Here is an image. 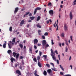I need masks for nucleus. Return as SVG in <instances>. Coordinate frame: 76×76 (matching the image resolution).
Listing matches in <instances>:
<instances>
[{
    "label": "nucleus",
    "mask_w": 76,
    "mask_h": 76,
    "mask_svg": "<svg viewBox=\"0 0 76 76\" xmlns=\"http://www.w3.org/2000/svg\"><path fill=\"white\" fill-rule=\"evenodd\" d=\"M41 8L39 7H37L34 10V15H35L36 14V13H37V10H41Z\"/></svg>",
    "instance_id": "f257e3e1"
},
{
    "label": "nucleus",
    "mask_w": 76,
    "mask_h": 76,
    "mask_svg": "<svg viewBox=\"0 0 76 76\" xmlns=\"http://www.w3.org/2000/svg\"><path fill=\"white\" fill-rule=\"evenodd\" d=\"M47 44V42H46V41L45 40H44L42 41V45L43 46L42 47V48H44L45 44Z\"/></svg>",
    "instance_id": "f03ea898"
},
{
    "label": "nucleus",
    "mask_w": 76,
    "mask_h": 76,
    "mask_svg": "<svg viewBox=\"0 0 76 76\" xmlns=\"http://www.w3.org/2000/svg\"><path fill=\"white\" fill-rule=\"evenodd\" d=\"M58 20H57V23L56 24V21L55 23L53 25L54 27H55V28H56V26H57V28L56 29V30L57 31L58 30V26H57V23H58Z\"/></svg>",
    "instance_id": "7ed1b4c3"
},
{
    "label": "nucleus",
    "mask_w": 76,
    "mask_h": 76,
    "mask_svg": "<svg viewBox=\"0 0 76 76\" xmlns=\"http://www.w3.org/2000/svg\"><path fill=\"white\" fill-rule=\"evenodd\" d=\"M49 13L51 16H53L54 15V11L53 10H50L49 11Z\"/></svg>",
    "instance_id": "20e7f679"
},
{
    "label": "nucleus",
    "mask_w": 76,
    "mask_h": 76,
    "mask_svg": "<svg viewBox=\"0 0 76 76\" xmlns=\"http://www.w3.org/2000/svg\"><path fill=\"white\" fill-rule=\"evenodd\" d=\"M51 56H52L53 60H55V61H56V56H55V55L53 54H51Z\"/></svg>",
    "instance_id": "39448f33"
},
{
    "label": "nucleus",
    "mask_w": 76,
    "mask_h": 76,
    "mask_svg": "<svg viewBox=\"0 0 76 76\" xmlns=\"http://www.w3.org/2000/svg\"><path fill=\"white\" fill-rule=\"evenodd\" d=\"M69 18L71 20L73 19V15H72V13L71 12L69 13Z\"/></svg>",
    "instance_id": "423d86ee"
},
{
    "label": "nucleus",
    "mask_w": 76,
    "mask_h": 76,
    "mask_svg": "<svg viewBox=\"0 0 76 76\" xmlns=\"http://www.w3.org/2000/svg\"><path fill=\"white\" fill-rule=\"evenodd\" d=\"M16 73L19 75H21V73H20V71L19 70H17L16 71Z\"/></svg>",
    "instance_id": "0eeeda50"
},
{
    "label": "nucleus",
    "mask_w": 76,
    "mask_h": 76,
    "mask_svg": "<svg viewBox=\"0 0 76 76\" xmlns=\"http://www.w3.org/2000/svg\"><path fill=\"white\" fill-rule=\"evenodd\" d=\"M38 42V40L37 39H35L34 40V44H37Z\"/></svg>",
    "instance_id": "6e6552de"
},
{
    "label": "nucleus",
    "mask_w": 76,
    "mask_h": 76,
    "mask_svg": "<svg viewBox=\"0 0 76 76\" xmlns=\"http://www.w3.org/2000/svg\"><path fill=\"white\" fill-rule=\"evenodd\" d=\"M18 10H19V8H18V7H16L15 9V11H14V13H17V12H18Z\"/></svg>",
    "instance_id": "1a4fd4ad"
},
{
    "label": "nucleus",
    "mask_w": 76,
    "mask_h": 76,
    "mask_svg": "<svg viewBox=\"0 0 76 76\" xmlns=\"http://www.w3.org/2000/svg\"><path fill=\"white\" fill-rule=\"evenodd\" d=\"M25 23V21L24 20H22L20 23V26H22V25H23Z\"/></svg>",
    "instance_id": "9d476101"
},
{
    "label": "nucleus",
    "mask_w": 76,
    "mask_h": 76,
    "mask_svg": "<svg viewBox=\"0 0 76 76\" xmlns=\"http://www.w3.org/2000/svg\"><path fill=\"white\" fill-rule=\"evenodd\" d=\"M4 42H5V43H4L3 45V48H6V42H6V41H5Z\"/></svg>",
    "instance_id": "9b49d317"
},
{
    "label": "nucleus",
    "mask_w": 76,
    "mask_h": 76,
    "mask_svg": "<svg viewBox=\"0 0 76 76\" xmlns=\"http://www.w3.org/2000/svg\"><path fill=\"white\" fill-rule=\"evenodd\" d=\"M38 65L39 67H42L41 63H40L39 61H38Z\"/></svg>",
    "instance_id": "f8f14e48"
},
{
    "label": "nucleus",
    "mask_w": 76,
    "mask_h": 76,
    "mask_svg": "<svg viewBox=\"0 0 76 76\" xmlns=\"http://www.w3.org/2000/svg\"><path fill=\"white\" fill-rule=\"evenodd\" d=\"M29 53L32 54V48H29Z\"/></svg>",
    "instance_id": "ddd939ff"
},
{
    "label": "nucleus",
    "mask_w": 76,
    "mask_h": 76,
    "mask_svg": "<svg viewBox=\"0 0 76 76\" xmlns=\"http://www.w3.org/2000/svg\"><path fill=\"white\" fill-rule=\"evenodd\" d=\"M11 61L12 63H13V61H15V58H11Z\"/></svg>",
    "instance_id": "4468645a"
},
{
    "label": "nucleus",
    "mask_w": 76,
    "mask_h": 76,
    "mask_svg": "<svg viewBox=\"0 0 76 76\" xmlns=\"http://www.w3.org/2000/svg\"><path fill=\"white\" fill-rule=\"evenodd\" d=\"M39 25V23H38L36 25V26L37 28H41V26Z\"/></svg>",
    "instance_id": "2eb2a0df"
},
{
    "label": "nucleus",
    "mask_w": 76,
    "mask_h": 76,
    "mask_svg": "<svg viewBox=\"0 0 76 76\" xmlns=\"http://www.w3.org/2000/svg\"><path fill=\"white\" fill-rule=\"evenodd\" d=\"M30 19H31V20H34V19H35V17H30L29 18Z\"/></svg>",
    "instance_id": "dca6fc26"
},
{
    "label": "nucleus",
    "mask_w": 76,
    "mask_h": 76,
    "mask_svg": "<svg viewBox=\"0 0 76 76\" xmlns=\"http://www.w3.org/2000/svg\"><path fill=\"white\" fill-rule=\"evenodd\" d=\"M64 29L65 31H67V28L66 25L64 26Z\"/></svg>",
    "instance_id": "f3484780"
},
{
    "label": "nucleus",
    "mask_w": 76,
    "mask_h": 76,
    "mask_svg": "<svg viewBox=\"0 0 76 76\" xmlns=\"http://www.w3.org/2000/svg\"><path fill=\"white\" fill-rule=\"evenodd\" d=\"M12 53V52L11 50H8L7 51V53H8V54H10V53Z\"/></svg>",
    "instance_id": "a211bd4d"
},
{
    "label": "nucleus",
    "mask_w": 76,
    "mask_h": 76,
    "mask_svg": "<svg viewBox=\"0 0 76 76\" xmlns=\"http://www.w3.org/2000/svg\"><path fill=\"white\" fill-rule=\"evenodd\" d=\"M40 19H41V17H40V16H38L37 17V21H39V20Z\"/></svg>",
    "instance_id": "6ab92c4d"
},
{
    "label": "nucleus",
    "mask_w": 76,
    "mask_h": 76,
    "mask_svg": "<svg viewBox=\"0 0 76 76\" xmlns=\"http://www.w3.org/2000/svg\"><path fill=\"white\" fill-rule=\"evenodd\" d=\"M51 69H49L47 70V72L49 74H50L51 73Z\"/></svg>",
    "instance_id": "aec40b11"
},
{
    "label": "nucleus",
    "mask_w": 76,
    "mask_h": 76,
    "mask_svg": "<svg viewBox=\"0 0 76 76\" xmlns=\"http://www.w3.org/2000/svg\"><path fill=\"white\" fill-rule=\"evenodd\" d=\"M19 54L18 53L16 55V59H18V58L19 57Z\"/></svg>",
    "instance_id": "412c9836"
},
{
    "label": "nucleus",
    "mask_w": 76,
    "mask_h": 76,
    "mask_svg": "<svg viewBox=\"0 0 76 76\" xmlns=\"http://www.w3.org/2000/svg\"><path fill=\"white\" fill-rule=\"evenodd\" d=\"M43 75H44L45 76H46V75H47V72H46V71H44L43 72Z\"/></svg>",
    "instance_id": "4be33fe9"
},
{
    "label": "nucleus",
    "mask_w": 76,
    "mask_h": 76,
    "mask_svg": "<svg viewBox=\"0 0 76 76\" xmlns=\"http://www.w3.org/2000/svg\"><path fill=\"white\" fill-rule=\"evenodd\" d=\"M60 68L62 69V70H63V71H64V68H63V67L61 66V65H60Z\"/></svg>",
    "instance_id": "5701e85b"
},
{
    "label": "nucleus",
    "mask_w": 76,
    "mask_h": 76,
    "mask_svg": "<svg viewBox=\"0 0 76 76\" xmlns=\"http://www.w3.org/2000/svg\"><path fill=\"white\" fill-rule=\"evenodd\" d=\"M51 69L54 71H55V72H57V70L56 68H51Z\"/></svg>",
    "instance_id": "b1692460"
},
{
    "label": "nucleus",
    "mask_w": 76,
    "mask_h": 76,
    "mask_svg": "<svg viewBox=\"0 0 76 76\" xmlns=\"http://www.w3.org/2000/svg\"><path fill=\"white\" fill-rule=\"evenodd\" d=\"M9 31H10V32L12 31V27L11 26L10 27Z\"/></svg>",
    "instance_id": "393cba45"
},
{
    "label": "nucleus",
    "mask_w": 76,
    "mask_h": 76,
    "mask_svg": "<svg viewBox=\"0 0 76 76\" xmlns=\"http://www.w3.org/2000/svg\"><path fill=\"white\" fill-rule=\"evenodd\" d=\"M43 57H44L45 60H46L47 59V55H43Z\"/></svg>",
    "instance_id": "a878e982"
},
{
    "label": "nucleus",
    "mask_w": 76,
    "mask_h": 76,
    "mask_svg": "<svg viewBox=\"0 0 76 76\" xmlns=\"http://www.w3.org/2000/svg\"><path fill=\"white\" fill-rule=\"evenodd\" d=\"M12 42L15 43V38H14L12 40Z\"/></svg>",
    "instance_id": "bb28decb"
},
{
    "label": "nucleus",
    "mask_w": 76,
    "mask_h": 76,
    "mask_svg": "<svg viewBox=\"0 0 76 76\" xmlns=\"http://www.w3.org/2000/svg\"><path fill=\"white\" fill-rule=\"evenodd\" d=\"M19 46H20V47L21 48H23V45L22 44H20L19 45Z\"/></svg>",
    "instance_id": "cd10ccee"
},
{
    "label": "nucleus",
    "mask_w": 76,
    "mask_h": 76,
    "mask_svg": "<svg viewBox=\"0 0 76 76\" xmlns=\"http://www.w3.org/2000/svg\"><path fill=\"white\" fill-rule=\"evenodd\" d=\"M33 60L34 61H35V62H37V58H34V59H33Z\"/></svg>",
    "instance_id": "c85d7f7f"
},
{
    "label": "nucleus",
    "mask_w": 76,
    "mask_h": 76,
    "mask_svg": "<svg viewBox=\"0 0 76 76\" xmlns=\"http://www.w3.org/2000/svg\"><path fill=\"white\" fill-rule=\"evenodd\" d=\"M68 51V48H67V47H66L65 48V51L66 52H67Z\"/></svg>",
    "instance_id": "c756f323"
},
{
    "label": "nucleus",
    "mask_w": 76,
    "mask_h": 76,
    "mask_svg": "<svg viewBox=\"0 0 76 76\" xmlns=\"http://www.w3.org/2000/svg\"><path fill=\"white\" fill-rule=\"evenodd\" d=\"M40 59V57L38 56L37 57V60L38 61H39Z\"/></svg>",
    "instance_id": "7c9ffc66"
},
{
    "label": "nucleus",
    "mask_w": 76,
    "mask_h": 76,
    "mask_svg": "<svg viewBox=\"0 0 76 76\" xmlns=\"http://www.w3.org/2000/svg\"><path fill=\"white\" fill-rule=\"evenodd\" d=\"M46 66L47 67H49L50 66L49 64H46Z\"/></svg>",
    "instance_id": "2f4dec72"
},
{
    "label": "nucleus",
    "mask_w": 76,
    "mask_h": 76,
    "mask_svg": "<svg viewBox=\"0 0 76 76\" xmlns=\"http://www.w3.org/2000/svg\"><path fill=\"white\" fill-rule=\"evenodd\" d=\"M44 35H45V36H47V35H48V32H45V34H44Z\"/></svg>",
    "instance_id": "473e14b6"
},
{
    "label": "nucleus",
    "mask_w": 76,
    "mask_h": 76,
    "mask_svg": "<svg viewBox=\"0 0 76 76\" xmlns=\"http://www.w3.org/2000/svg\"><path fill=\"white\" fill-rule=\"evenodd\" d=\"M29 12H26V14H25V15H28V14H29Z\"/></svg>",
    "instance_id": "72a5a7b5"
},
{
    "label": "nucleus",
    "mask_w": 76,
    "mask_h": 76,
    "mask_svg": "<svg viewBox=\"0 0 76 76\" xmlns=\"http://www.w3.org/2000/svg\"><path fill=\"white\" fill-rule=\"evenodd\" d=\"M50 64L52 65L53 67H54V64L52 63H50Z\"/></svg>",
    "instance_id": "f704fd0d"
},
{
    "label": "nucleus",
    "mask_w": 76,
    "mask_h": 76,
    "mask_svg": "<svg viewBox=\"0 0 76 76\" xmlns=\"http://www.w3.org/2000/svg\"><path fill=\"white\" fill-rule=\"evenodd\" d=\"M17 54V53H15V52H14L13 53V56H16V54Z\"/></svg>",
    "instance_id": "c9c22d12"
},
{
    "label": "nucleus",
    "mask_w": 76,
    "mask_h": 76,
    "mask_svg": "<svg viewBox=\"0 0 76 76\" xmlns=\"http://www.w3.org/2000/svg\"><path fill=\"white\" fill-rule=\"evenodd\" d=\"M39 54L40 56H41V55H42V52H41L40 51H39Z\"/></svg>",
    "instance_id": "e433bc0d"
},
{
    "label": "nucleus",
    "mask_w": 76,
    "mask_h": 76,
    "mask_svg": "<svg viewBox=\"0 0 76 76\" xmlns=\"http://www.w3.org/2000/svg\"><path fill=\"white\" fill-rule=\"evenodd\" d=\"M61 36L62 37H64V33H62L61 34Z\"/></svg>",
    "instance_id": "4c0bfd02"
},
{
    "label": "nucleus",
    "mask_w": 76,
    "mask_h": 76,
    "mask_svg": "<svg viewBox=\"0 0 76 76\" xmlns=\"http://www.w3.org/2000/svg\"><path fill=\"white\" fill-rule=\"evenodd\" d=\"M57 37L58 38V41H60V37H59V36H57Z\"/></svg>",
    "instance_id": "58836bf2"
},
{
    "label": "nucleus",
    "mask_w": 76,
    "mask_h": 76,
    "mask_svg": "<svg viewBox=\"0 0 76 76\" xmlns=\"http://www.w3.org/2000/svg\"><path fill=\"white\" fill-rule=\"evenodd\" d=\"M51 5H52V4L51 2H49L48 4V6H51Z\"/></svg>",
    "instance_id": "ea45409f"
},
{
    "label": "nucleus",
    "mask_w": 76,
    "mask_h": 76,
    "mask_svg": "<svg viewBox=\"0 0 76 76\" xmlns=\"http://www.w3.org/2000/svg\"><path fill=\"white\" fill-rule=\"evenodd\" d=\"M42 38L43 39H45V36L44 35L42 36Z\"/></svg>",
    "instance_id": "a19ab883"
},
{
    "label": "nucleus",
    "mask_w": 76,
    "mask_h": 76,
    "mask_svg": "<svg viewBox=\"0 0 76 76\" xmlns=\"http://www.w3.org/2000/svg\"><path fill=\"white\" fill-rule=\"evenodd\" d=\"M51 53L52 54H54V51H53V50H52V49H51Z\"/></svg>",
    "instance_id": "79ce46f5"
},
{
    "label": "nucleus",
    "mask_w": 76,
    "mask_h": 76,
    "mask_svg": "<svg viewBox=\"0 0 76 76\" xmlns=\"http://www.w3.org/2000/svg\"><path fill=\"white\" fill-rule=\"evenodd\" d=\"M34 48L35 50H37V46L36 45H34Z\"/></svg>",
    "instance_id": "37998d69"
},
{
    "label": "nucleus",
    "mask_w": 76,
    "mask_h": 76,
    "mask_svg": "<svg viewBox=\"0 0 76 76\" xmlns=\"http://www.w3.org/2000/svg\"><path fill=\"white\" fill-rule=\"evenodd\" d=\"M64 76H71V75L69 74L65 75H64Z\"/></svg>",
    "instance_id": "c03bdc74"
},
{
    "label": "nucleus",
    "mask_w": 76,
    "mask_h": 76,
    "mask_svg": "<svg viewBox=\"0 0 76 76\" xmlns=\"http://www.w3.org/2000/svg\"><path fill=\"white\" fill-rule=\"evenodd\" d=\"M51 41L52 45H53V44H54V42H53V40H51Z\"/></svg>",
    "instance_id": "a18cd8bd"
},
{
    "label": "nucleus",
    "mask_w": 76,
    "mask_h": 76,
    "mask_svg": "<svg viewBox=\"0 0 76 76\" xmlns=\"http://www.w3.org/2000/svg\"><path fill=\"white\" fill-rule=\"evenodd\" d=\"M70 38L71 39V41H73V39H72V36H71L70 37Z\"/></svg>",
    "instance_id": "49530a36"
},
{
    "label": "nucleus",
    "mask_w": 76,
    "mask_h": 76,
    "mask_svg": "<svg viewBox=\"0 0 76 76\" xmlns=\"http://www.w3.org/2000/svg\"><path fill=\"white\" fill-rule=\"evenodd\" d=\"M56 61H57V64H59V61H58V59H57L56 60Z\"/></svg>",
    "instance_id": "de8ad7c7"
},
{
    "label": "nucleus",
    "mask_w": 76,
    "mask_h": 76,
    "mask_svg": "<svg viewBox=\"0 0 76 76\" xmlns=\"http://www.w3.org/2000/svg\"><path fill=\"white\" fill-rule=\"evenodd\" d=\"M8 46H9V48H10V49L11 48V46H10V45L9 44H8Z\"/></svg>",
    "instance_id": "09e8293b"
},
{
    "label": "nucleus",
    "mask_w": 76,
    "mask_h": 76,
    "mask_svg": "<svg viewBox=\"0 0 76 76\" xmlns=\"http://www.w3.org/2000/svg\"><path fill=\"white\" fill-rule=\"evenodd\" d=\"M60 75H64V74H63V73L62 72H60Z\"/></svg>",
    "instance_id": "8fccbe9b"
},
{
    "label": "nucleus",
    "mask_w": 76,
    "mask_h": 76,
    "mask_svg": "<svg viewBox=\"0 0 76 76\" xmlns=\"http://www.w3.org/2000/svg\"><path fill=\"white\" fill-rule=\"evenodd\" d=\"M49 47V45L48 44H47L45 46V48H47V47Z\"/></svg>",
    "instance_id": "3c124183"
},
{
    "label": "nucleus",
    "mask_w": 76,
    "mask_h": 76,
    "mask_svg": "<svg viewBox=\"0 0 76 76\" xmlns=\"http://www.w3.org/2000/svg\"><path fill=\"white\" fill-rule=\"evenodd\" d=\"M20 59H23V56H20Z\"/></svg>",
    "instance_id": "603ef678"
},
{
    "label": "nucleus",
    "mask_w": 76,
    "mask_h": 76,
    "mask_svg": "<svg viewBox=\"0 0 76 76\" xmlns=\"http://www.w3.org/2000/svg\"><path fill=\"white\" fill-rule=\"evenodd\" d=\"M54 53H56V54H58V52H57V51L55 50V52H54Z\"/></svg>",
    "instance_id": "864d4df0"
},
{
    "label": "nucleus",
    "mask_w": 76,
    "mask_h": 76,
    "mask_svg": "<svg viewBox=\"0 0 76 76\" xmlns=\"http://www.w3.org/2000/svg\"><path fill=\"white\" fill-rule=\"evenodd\" d=\"M46 23H47V24H48V23H49V21H48V20L47 21Z\"/></svg>",
    "instance_id": "5fc2aeb1"
},
{
    "label": "nucleus",
    "mask_w": 76,
    "mask_h": 76,
    "mask_svg": "<svg viewBox=\"0 0 76 76\" xmlns=\"http://www.w3.org/2000/svg\"><path fill=\"white\" fill-rule=\"evenodd\" d=\"M41 32V30H39L38 31V33H40Z\"/></svg>",
    "instance_id": "6e6d98bb"
},
{
    "label": "nucleus",
    "mask_w": 76,
    "mask_h": 76,
    "mask_svg": "<svg viewBox=\"0 0 76 76\" xmlns=\"http://www.w3.org/2000/svg\"><path fill=\"white\" fill-rule=\"evenodd\" d=\"M59 46L61 47V43H60L59 44Z\"/></svg>",
    "instance_id": "4d7b16f0"
},
{
    "label": "nucleus",
    "mask_w": 76,
    "mask_h": 76,
    "mask_svg": "<svg viewBox=\"0 0 76 76\" xmlns=\"http://www.w3.org/2000/svg\"><path fill=\"white\" fill-rule=\"evenodd\" d=\"M25 42H26V40H24L23 41V42L24 44H25Z\"/></svg>",
    "instance_id": "13d9d810"
},
{
    "label": "nucleus",
    "mask_w": 76,
    "mask_h": 76,
    "mask_svg": "<svg viewBox=\"0 0 76 76\" xmlns=\"http://www.w3.org/2000/svg\"><path fill=\"white\" fill-rule=\"evenodd\" d=\"M32 16V14H31V13L29 14V16Z\"/></svg>",
    "instance_id": "bf43d9fd"
},
{
    "label": "nucleus",
    "mask_w": 76,
    "mask_h": 76,
    "mask_svg": "<svg viewBox=\"0 0 76 76\" xmlns=\"http://www.w3.org/2000/svg\"><path fill=\"white\" fill-rule=\"evenodd\" d=\"M29 26H30V25L29 24H28L27 25V28H29Z\"/></svg>",
    "instance_id": "052dcab7"
},
{
    "label": "nucleus",
    "mask_w": 76,
    "mask_h": 76,
    "mask_svg": "<svg viewBox=\"0 0 76 76\" xmlns=\"http://www.w3.org/2000/svg\"><path fill=\"white\" fill-rule=\"evenodd\" d=\"M40 45H41V44H37V46H39Z\"/></svg>",
    "instance_id": "680f3d73"
},
{
    "label": "nucleus",
    "mask_w": 76,
    "mask_h": 76,
    "mask_svg": "<svg viewBox=\"0 0 76 76\" xmlns=\"http://www.w3.org/2000/svg\"><path fill=\"white\" fill-rule=\"evenodd\" d=\"M39 35H41L42 34L41 33H38Z\"/></svg>",
    "instance_id": "e2e57ef3"
},
{
    "label": "nucleus",
    "mask_w": 76,
    "mask_h": 76,
    "mask_svg": "<svg viewBox=\"0 0 76 76\" xmlns=\"http://www.w3.org/2000/svg\"><path fill=\"white\" fill-rule=\"evenodd\" d=\"M32 20H28V22H32Z\"/></svg>",
    "instance_id": "0e129e2a"
},
{
    "label": "nucleus",
    "mask_w": 76,
    "mask_h": 76,
    "mask_svg": "<svg viewBox=\"0 0 76 76\" xmlns=\"http://www.w3.org/2000/svg\"><path fill=\"white\" fill-rule=\"evenodd\" d=\"M71 67V69H72V65H70V67Z\"/></svg>",
    "instance_id": "69168bd1"
},
{
    "label": "nucleus",
    "mask_w": 76,
    "mask_h": 76,
    "mask_svg": "<svg viewBox=\"0 0 76 76\" xmlns=\"http://www.w3.org/2000/svg\"><path fill=\"white\" fill-rule=\"evenodd\" d=\"M66 45H68V43H67V42H66Z\"/></svg>",
    "instance_id": "338daca9"
},
{
    "label": "nucleus",
    "mask_w": 76,
    "mask_h": 76,
    "mask_svg": "<svg viewBox=\"0 0 76 76\" xmlns=\"http://www.w3.org/2000/svg\"><path fill=\"white\" fill-rule=\"evenodd\" d=\"M76 2L74 3L73 5H76Z\"/></svg>",
    "instance_id": "774afa93"
}]
</instances>
